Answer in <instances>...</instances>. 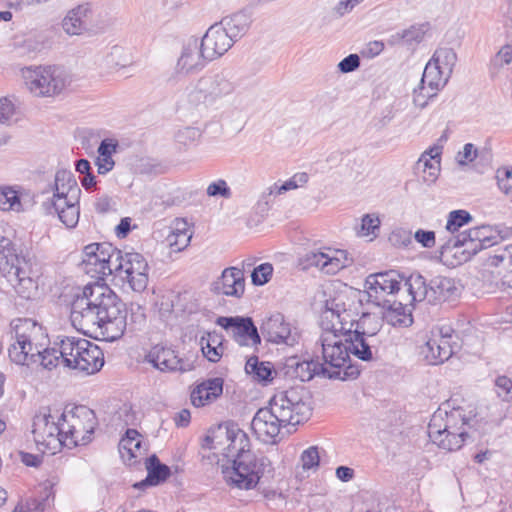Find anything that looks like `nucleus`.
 Listing matches in <instances>:
<instances>
[{"mask_svg":"<svg viewBox=\"0 0 512 512\" xmlns=\"http://www.w3.org/2000/svg\"><path fill=\"white\" fill-rule=\"evenodd\" d=\"M13 286L19 297L25 300H35L39 297V271L30 258L20 260L12 269L2 274Z\"/></svg>","mask_w":512,"mask_h":512,"instance_id":"412c9836","label":"nucleus"},{"mask_svg":"<svg viewBox=\"0 0 512 512\" xmlns=\"http://www.w3.org/2000/svg\"><path fill=\"white\" fill-rule=\"evenodd\" d=\"M352 263L353 259L347 251L331 247L310 250L303 257L305 268L316 267L328 275H334Z\"/></svg>","mask_w":512,"mask_h":512,"instance_id":"5701e85b","label":"nucleus"},{"mask_svg":"<svg viewBox=\"0 0 512 512\" xmlns=\"http://www.w3.org/2000/svg\"><path fill=\"white\" fill-rule=\"evenodd\" d=\"M27 90L36 97H53L70 83L69 75L57 66L27 67L22 70Z\"/></svg>","mask_w":512,"mask_h":512,"instance_id":"f8f14e48","label":"nucleus"},{"mask_svg":"<svg viewBox=\"0 0 512 512\" xmlns=\"http://www.w3.org/2000/svg\"><path fill=\"white\" fill-rule=\"evenodd\" d=\"M300 464L304 471L315 472L320 464V454L318 447L311 446L305 449L300 456Z\"/></svg>","mask_w":512,"mask_h":512,"instance_id":"3c124183","label":"nucleus"},{"mask_svg":"<svg viewBox=\"0 0 512 512\" xmlns=\"http://www.w3.org/2000/svg\"><path fill=\"white\" fill-rule=\"evenodd\" d=\"M207 195L210 197L221 196L223 198L231 197V190L227 185V182L223 179H218L215 182H212L207 187Z\"/></svg>","mask_w":512,"mask_h":512,"instance_id":"4d7b16f0","label":"nucleus"},{"mask_svg":"<svg viewBox=\"0 0 512 512\" xmlns=\"http://www.w3.org/2000/svg\"><path fill=\"white\" fill-rule=\"evenodd\" d=\"M363 0H340L334 7V12L338 16H344L351 12Z\"/></svg>","mask_w":512,"mask_h":512,"instance_id":"338daca9","label":"nucleus"},{"mask_svg":"<svg viewBox=\"0 0 512 512\" xmlns=\"http://www.w3.org/2000/svg\"><path fill=\"white\" fill-rule=\"evenodd\" d=\"M429 61L434 62L435 66H439L445 76L451 77L457 62V54L452 48L440 47L434 52Z\"/></svg>","mask_w":512,"mask_h":512,"instance_id":"37998d69","label":"nucleus"},{"mask_svg":"<svg viewBox=\"0 0 512 512\" xmlns=\"http://www.w3.org/2000/svg\"><path fill=\"white\" fill-rule=\"evenodd\" d=\"M499 235L488 225L474 227L449 237L441 246V257L448 262L449 257H455L452 265L468 261L480 250L491 247L498 242Z\"/></svg>","mask_w":512,"mask_h":512,"instance_id":"0eeeda50","label":"nucleus"},{"mask_svg":"<svg viewBox=\"0 0 512 512\" xmlns=\"http://www.w3.org/2000/svg\"><path fill=\"white\" fill-rule=\"evenodd\" d=\"M147 478L134 484L135 488H143L148 485H158L170 476V468L162 464L156 455L146 458Z\"/></svg>","mask_w":512,"mask_h":512,"instance_id":"72a5a7b5","label":"nucleus"},{"mask_svg":"<svg viewBox=\"0 0 512 512\" xmlns=\"http://www.w3.org/2000/svg\"><path fill=\"white\" fill-rule=\"evenodd\" d=\"M207 62L209 61L204 55L199 39L195 36L188 37L181 44L174 72L168 78V82L175 83L180 78L200 73L206 67Z\"/></svg>","mask_w":512,"mask_h":512,"instance_id":"a211bd4d","label":"nucleus"},{"mask_svg":"<svg viewBox=\"0 0 512 512\" xmlns=\"http://www.w3.org/2000/svg\"><path fill=\"white\" fill-rule=\"evenodd\" d=\"M380 220L378 216L374 214L364 215L361 223V234L364 236L376 235L379 231Z\"/></svg>","mask_w":512,"mask_h":512,"instance_id":"bf43d9fd","label":"nucleus"},{"mask_svg":"<svg viewBox=\"0 0 512 512\" xmlns=\"http://www.w3.org/2000/svg\"><path fill=\"white\" fill-rule=\"evenodd\" d=\"M200 137V131L194 127H185L179 130L176 134V140L178 143L188 146L195 143Z\"/></svg>","mask_w":512,"mask_h":512,"instance_id":"13d9d810","label":"nucleus"},{"mask_svg":"<svg viewBox=\"0 0 512 512\" xmlns=\"http://www.w3.org/2000/svg\"><path fill=\"white\" fill-rule=\"evenodd\" d=\"M308 179L309 177L307 173L300 172L294 174L290 179L281 184L283 185L285 192H288L304 186L308 182Z\"/></svg>","mask_w":512,"mask_h":512,"instance_id":"680f3d73","label":"nucleus"},{"mask_svg":"<svg viewBox=\"0 0 512 512\" xmlns=\"http://www.w3.org/2000/svg\"><path fill=\"white\" fill-rule=\"evenodd\" d=\"M414 239L424 248H433L436 243L435 232L430 230L418 229L414 234Z\"/></svg>","mask_w":512,"mask_h":512,"instance_id":"052dcab7","label":"nucleus"},{"mask_svg":"<svg viewBox=\"0 0 512 512\" xmlns=\"http://www.w3.org/2000/svg\"><path fill=\"white\" fill-rule=\"evenodd\" d=\"M272 273L273 266L270 263L260 264L251 274L252 283L258 286L264 285L270 280Z\"/></svg>","mask_w":512,"mask_h":512,"instance_id":"864d4df0","label":"nucleus"},{"mask_svg":"<svg viewBox=\"0 0 512 512\" xmlns=\"http://www.w3.org/2000/svg\"><path fill=\"white\" fill-rule=\"evenodd\" d=\"M235 88L234 82L224 70L209 72L200 77L187 93V106L194 110L206 109L233 94Z\"/></svg>","mask_w":512,"mask_h":512,"instance_id":"1a4fd4ad","label":"nucleus"},{"mask_svg":"<svg viewBox=\"0 0 512 512\" xmlns=\"http://www.w3.org/2000/svg\"><path fill=\"white\" fill-rule=\"evenodd\" d=\"M512 63V44L503 45L494 55L490 63V71L493 75L500 72L502 68Z\"/></svg>","mask_w":512,"mask_h":512,"instance_id":"8fccbe9b","label":"nucleus"},{"mask_svg":"<svg viewBox=\"0 0 512 512\" xmlns=\"http://www.w3.org/2000/svg\"><path fill=\"white\" fill-rule=\"evenodd\" d=\"M130 311V323L132 329H140L146 322L145 309L137 304L132 303L129 308ZM128 326V323H127Z\"/></svg>","mask_w":512,"mask_h":512,"instance_id":"5fc2aeb1","label":"nucleus"},{"mask_svg":"<svg viewBox=\"0 0 512 512\" xmlns=\"http://www.w3.org/2000/svg\"><path fill=\"white\" fill-rule=\"evenodd\" d=\"M223 392V379L210 378L198 385L191 391L190 399L194 407H203L214 402Z\"/></svg>","mask_w":512,"mask_h":512,"instance_id":"7c9ffc66","label":"nucleus"},{"mask_svg":"<svg viewBox=\"0 0 512 512\" xmlns=\"http://www.w3.org/2000/svg\"><path fill=\"white\" fill-rule=\"evenodd\" d=\"M458 348L457 334L450 326L443 325L431 330L421 353L429 364L437 365L448 360Z\"/></svg>","mask_w":512,"mask_h":512,"instance_id":"6ab92c4d","label":"nucleus"},{"mask_svg":"<svg viewBox=\"0 0 512 512\" xmlns=\"http://www.w3.org/2000/svg\"><path fill=\"white\" fill-rule=\"evenodd\" d=\"M204 448L221 453L226 463L236 459L241 454L251 453L250 440L247 434L236 425L222 426L209 432L203 443Z\"/></svg>","mask_w":512,"mask_h":512,"instance_id":"2eb2a0df","label":"nucleus"},{"mask_svg":"<svg viewBox=\"0 0 512 512\" xmlns=\"http://www.w3.org/2000/svg\"><path fill=\"white\" fill-rule=\"evenodd\" d=\"M213 290L217 294L241 298L245 291L243 270L237 267L224 269L221 276L214 282Z\"/></svg>","mask_w":512,"mask_h":512,"instance_id":"c85d7f7f","label":"nucleus"},{"mask_svg":"<svg viewBox=\"0 0 512 512\" xmlns=\"http://www.w3.org/2000/svg\"><path fill=\"white\" fill-rule=\"evenodd\" d=\"M127 309L104 282L87 284L71 305L73 327L91 338L115 341L127 328Z\"/></svg>","mask_w":512,"mask_h":512,"instance_id":"f257e3e1","label":"nucleus"},{"mask_svg":"<svg viewBox=\"0 0 512 512\" xmlns=\"http://www.w3.org/2000/svg\"><path fill=\"white\" fill-rule=\"evenodd\" d=\"M15 113L13 103L7 98H0V123H9Z\"/></svg>","mask_w":512,"mask_h":512,"instance_id":"0e129e2a","label":"nucleus"},{"mask_svg":"<svg viewBox=\"0 0 512 512\" xmlns=\"http://www.w3.org/2000/svg\"><path fill=\"white\" fill-rule=\"evenodd\" d=\"M120 451L122 457H125V452L128 455V460L137 459L143 455L141 446V435L135 429H127L125 436L121 439ZM136 463V460L133 461Z\"/></svg>","mask_w":512,"mask_h":512,"instance_id":"58836bf2","label":"nucleus"},{"mask_svg":"<svg viewBox=\"0 0 512 512\" xmlns=\"http://www.w3.org/2000/svg\"><path fill=\"white\" fill-rule=\"evenodd\" d=\"M294 374L302 382L310 381L315 376L328 378L327 366L314 360L297 363Z\"/></svg>","mask_w":512,"mask_h":512,"instance_id":"79ce46f5","label":"nucleus"},{"mask_svg":"<svg viewBox=\"0 0 512 512\" xmlns=\"http://www.w3.org/2000/svg\"><path fill=\"white\" fill-rule=\"evenodd\" d=\"M342 293L349 298V303H353L351 309L354 315V324L348 336L353 339L354 356L363 361H371L378 353L379 339L377 334L382 328L383 315L363 312L362 316L357 319L356 293L351 292L350 295L345 292Z\"/></svg>","mask_w":512,"mask_h":512,"instance_id":"6e6552de","label":"nucleus"},{"mask_svg":"<svg viewBox=\"0 0 512 512\" xmlns=\"http://www.w3.org/2000/svg\"><path fill=\"white\" fill-rule=\"evenodd\" d=\"M311 412L307 392L303 388H291L275 394L268 406L260 408L251 428L259 440L273 443L283 427L308 420Z\"/></svg>","mask_w":512,"mask_h":512,"instance_id":"7ed1b4c3","label":"nucleus"},{"mask_svg":"<svg viewBox=\"0 0 512 512\" xmlns=\"http://www.w3.org/2000/svg\"><path fill=\"white\" fill-rule=\"evenodd\" d=\"M218 24L227 32L228 36H231V39L236 42L249 30L251 18L249 14L241 11L224 17Z\"/></svg>","mask_w":512,"mask_h":512,"instance_id":"2f4dec72","label":"nucleus"},{"mask_svg":"<svg viewBox=\"0 0 512 512\" xmlns=\"http://www.w3.org/2000/svg\"><path fill=\"white\" fill-rule=\"evenodd\" d=\"M245 371L252 378L259 382H270L275 373L273 365L270 362H260L258 357L254 356L247 360Z\"/></svg>","mask_w":512,"mask_h":512,"instance_id":"ea45409f","label":"nucleus"},{"mask_svg":"<svg viewBox=\"0 0 512 512\" xmlns=\"http://www.w3.org/2000/svg\"><path fill=\"white\" fill-rule=\"evenodd\" d=\"M32 434L36 444L45 449L64 445L61 414H52L49 408H42L34 417Z\"/></svg>","mask_w":512,"mask_h":512,"instance_id":"4be33fe9","label":"nucleus"},{"mask_svg":"<svg viewBox=\"0 0 512 512\" xmlns=\"http://www.w3.org/2000/svg\"><path fill=\"white\" fill-rule=\"evenodd\" d=\"M205 57L209 62L222 57L235 43L222 27L216 23L209 27L204 36L199 40Z\"/></svg>","mask_w":512,"mask_h":512,"instance_id":"a878e982","label":"nucleus"},{"mask_svg":"<svg viewBox=\"0 0 512 512\" xmlns=\"http://www.w3.org/2000/svg\"><path fill=\"white\" fill-rule=\"evenodd\" d=\"M263 337L271 343L293 346L298 343L299 333L284 315L276 312L266 317L261 326Z\"/></svg>","mask_w":512,"mask_h":512,"instance_id":"b1692460","label":"nucleus"},{"mask_svg":"<svg viewBox=\"0 0 512 512\" xmlns=\"http://www.w3.org/2000/svg\"><path fill=\"white\" fill-rule=\"evenodd\" d=\"M472 220V216L465 210H454L449 213L445 230L451 234L450 237L457 236L462 231L461 228Z\"/></svg>","mask_w":512,"mask_h":512,"instance_id":"49530a36","label":"nucleus"},{"mask_svg":"<svg viewBox=\"0 0 512 512\" xmlns=\"http://www.w3.org/2000/svg\"><path fill=\"white\" fill-rule=\"evenodd\" d=\"M428 93H431V90H429L426 86L420 84L419 89L414 90V104L420 108H424L427 105V99L433 97L428 96Z\"/></svg>","mask_w":512,"mask_h":512,"instance_id":"774afa93","label":"nucleus"},{"mask_svg":"<svg viewBox=\"0 0 512 512\" xmlns=\"http://www.w3.org/2000/svg\"><path fill=\"white\" fill-rule=\"evenodd\" d=\"M416 169L419 172H422V179L424 182L428 184L434 183L440 172V159L421 155L416 163Z\"/></svg>","mask_w":512,"mask_h":512,"instance_id":"c03bdc74","label":"nucleus"},{"mask_svg":"<svg viewBox=\"0 0 512 512\" xmlns=\"http://www.w3.org/2000/svg\"><path fill=\"white\" fill-rule=\"evenodd\" d=\"M113 274L127 281L135 292H143L148 285V263L139 253L119 252V258L112 261Z\"/></svg>","mask_w":512,"mask_h":512,"instance_id":"aec40b11","label":"nucleus"},{"mask_svg":"<svg viewBox=\"0 0 512 512\" xmlns=\"http://www.w3.org/2000/svg\"><path fill=\"white\" fill-rule=\"evenodd\" d=\"M360 66V57L357 54H350L338 63V69L342 73H350Z\"/></svg>","mask_w":512,"mask_h":512,"instance_id":"e2e57ef3","label":"nucleus"},{"mask_svg":"<svg viewBox=\"0 0 512 512\" xmlns=\"http://www.w3.org/2000/svg\"><path fill=\"white\" fill-rule=\"evenodd\" d=\"M477 157V149L473 144L467 143L464 145L463 150L457 154V161L460 165H466L472 162Z\"/></svg>","mask_w":512,"mask_h":512,"instance_id":"69168bd1","label":"nucleus"},{"mask_svg":"<svg viewBox=\"0 0 512 512\" xmlns=\"http://www.w3.org/2000/svg\"><path fill=\"white\" fill-rule=\"evenodd\" d=\"M117 147L118 143L114 139L106 138L101 141L95 163L98 174L105 175L113 169L115 162L112 156L116 153Z\"/></svg>","mask_w":512,"mask_h":512,"instance_id":"c9c22d12","label":"nucleus"},{"mask_svg":"<svg viewBox=\"0 0 512 512\" xmlns=\"http://www.w3.org/2000/svg\"><path fill=\"white\" fill-rule=\"evenodd\" d=\"M406 279L394 270L369 275L365 281L367 302L381 307L392 303L396 298L399 299L402 293L406 295Z\"/></svg>","mask_w":512,"mask_h":512,"instance_id":"dca6fc26","label":"nucleus"},{"mask_svg":"<svg viewBox=\"0 0 512 512\" xmlns=\"http://www.w3.org/2000/svg\"><path fill=\"white\" fill-rule=\"evenodd\" d=\"M362 499L366 506L365 512H393L394 508L385 497L373 492H363Z\"/></svg>","mask_w":512,"mask_h":512,"instance_id":"de8ad7c7","label":"nucleus"},{"mask_svg":"<svg viewBox=\"0 0 512 512\" xmlns=\"http://www.w3.org/2000/svg\"><path fill=\"white\" fill-rule=\"evenodd\" d=\"M497 395L503 401H512V381L506 376H499L495 380Z\"/></svg>","mask_w":512,"mask_h":512,"instance_id":"6e6d98bb","label":"nucleus"},{"mask_svg":"<svg viewBox=\"0 0 512 512\" xmlns=\"http://www.w3.org/2000/svg\"><path fill=\"white\" fill-rule=\"evenodd\" d=\"M496 178L499 189L509 196L512 202V167L498 169Z\"/></svg>","mask_w":512,"mask_h":512,"instance_id":"603ef678","label":"nucleus"},{"mask_svg":"<svg viewBox=\"0 0 512 512\" xmlns=\"http://www.w3.org/2000/svg\"><path fill=\"white\" fill-rule=\"evenodd\" d=\"M0 210L2 211H23V205L18 191L12 187H0Z\"/></svg>","mask_w":512,"mask_h":512,"instance_id":"a18cd8bd","label":"nucleus"},{"mask_svg":"<svg viewBox=\"0 0 512 512\" xmlns=\"http://www.w3.org/2000/svg\"><path fill=\"white\" fill-rule=\"evenodd\" d=\"M269 466L266 457L251 452L239 455L230 463H222L221 471L229 486L249 490L256 487Z\"/></svg>","mask_w":512,"mask_h":512,"instance_id":"9d476101","label":"nucleus"},{"mask_svg":"<svg viewBox=\"0 0 512 512\" xmlns=\"http://www.w3.org/2000/svg\"><path fill=\"white\" fill-rule=\"evenodd\" d=\"M217 323L226 330H231L235 341L240 345L254 346L261 341L257 328L251 318L220 317Z\"/></svg>","mask_w":512,"mask_h":512,"instance_id":"cd10ccee","label":"nucleus"},{"mask_svg":"<svg viewBox=\"0 0 512 512\" xmlns=\"http://www.w3.org/2000/svg\"><path fill=\"white\" fill-rule=\"evenodd\" d=\"M63 364L88 375L98 372L104 365L102 350L86 339L66 337L61 340Z\"/></svg>","mask_w":512,"mask_h":512,"instance_id":"9b49d317","label":"nucleus"},{"mask_svg":"<svg viewBox=\"0 0 512 512\" xmlns=\"http://www.w3.org/2000/svg\"><path fill=\"white\" fill-rule=\"evenodd\" d=\"M409 292L411 301H424L430 304H438L457 296V287L453 279L437 276L426 283L420 274L410 275L404 282Z\"/></svg>","mask_w":512,"mask_h":512,"instance_id":"4468645a","label":"nucleus"},{"mask_svg":"<svg viewBox=\"0 0 512 512\" xmlns=\"http://www.w3.org/2000/svg\"><path fill=\"white\" fill-rule=\"evenodd\" d=\"M81 189L71 171L61 169L55 174L54 193L44 202L49 214H57L60 221L68 228H73L79 221V199Z\"/></svg>","mask_w":512,"mask_h":512,"instance_id":"39448f33","label":"nucleus"},{"mask_svg":"<svg viewBox=\"0 0 512 512\" xmlns=\"http://www.w3.org/2000/svg\"><path fill=\"white\" fill-rule=\"evenodd\" d=\"M146 360L162 372H187L193 369L191 362L179 358L174 350L160 345L149 351Z\"/></svg>","mask_w":512,"mask_h":512,"instance_id":"bb28decb","label":"nucleus"},{"mask_svg":"<svg viewBox=\"0 0 512 512\" xmlns=\"http://www.w3.org/2000/svg\"><path fill=\"white\" fill-rule=\"evenodd\" d=\"M25 256L18 255L12 241L0 233V271L2 274L12 269Z\"/></svg>","mask_w":512,"mask_h":512,"instance_id":"e433bc0d","label":"nucleus"},{"mask_svg":"<svg viewBox=\"0 0 512 512\" xmlns=\"http://www.w3.org/2000/svg\"><path fill=\"white\" fill-rule=\"evenodd\" d=\"M95 15L91 3H81L69 9L61 21L62 30L68 36H82L92 30Z\"/></svg>","mask_w":512,"mask_h":512,"instance_id":"393cba45","label":"nucleus"},{"mask_svg":"<svg viewBox=\"0 0 512 512\" xmlns=\"http://www.w3.org/2000/svg\"><path fill=\"white\" fill-rule=\"evenodd\" d=\"M469 419L463 410L453 409L450 412L436 411L428 425V435L439 448L447 451L460 449L468 436Z\"/></svg>","mask_w":512,"mask_h":512,"instance_id":"423d86ee","label":"nucleus"},{"mask_svg":"<svg viewBox=\"0 0 512 512\" xmlns=\"http://www.w3.org/2000/svg\"><path fill=\"white\" fill-rule=\"evenodd\" d=\"M203 355L210 362H218L223 355L222 339L217 333H207L200 339Z\"/></svg>","mask_w":512,"mask_h":512,"instance_id":"a19ab883","label":"nucleus"},{"mask_svg":"<svg viewBox=\"0 0 512 512\" xmlns=\"http://www.w3.org/2000/svg\"><path fill=\"white\" fill-rule=\"evenodd\" d=\"M352 305L345 294L338 293L326 300L322 312L319 343L329 379H355L360 374L357 367L348 364L350 355L354 356L353 339L348 336L354 324Z\"/></svg>","mask_w":512,"mask_h":512,"instance_id":"f03ea898","label":"nucleus"},{"mask_svg":"<svg viewBox=\"0 0 512 512\" xmlns=\"http://www.w3.org/2000/svg\"><path fill=\"white\" fill-rule=\"evenodd\" d=\"M14 342L8 348L10 360L22 366H33L39 361L40 352L49 340L44 327L30 318L11 322Z\"/></svg>","mask_w":512,"mask_h":512,"instance_id":"20e7f679","label":"nucleus"},{"mask_svg":"<svg viewBox=\"0 0 512 512\" xmlns=\"http://www.w3.org/2000/svg\"><path fill=\"white\" fill-rule=\"evenodd\" d=\"M60 362L63 363L61 343L59 344V349L46 348V346L43 347L40 352L39 361L37 364H39L44 369L52 370L56 368Z\"/></svg>","mask_w":512,"mask_h":512,"instance_id":"09e8293b","label":"nucleus"},{"mask_svg":"<svg viewBox=\"0 0 512 512\" xmlns=\"http://www.w3.org/2000/svg\"><path fill=\"white\" fill-rule=\"evenodd\" d=\"M449 79L450 76H445L439 66H435L434 62L429 61L425 66L420 84L431 90L428 96H436L437 92L447 84Z\"/></svg>","mask_w":512,"mask_h":512,"instance_id":"f704fd0d","label":"nucleus"},{"mask_svg":"<svg viewBox=\"0 0 512 512\" xmlns=\"http://www.w3.org/2000/svg\"><path fill=\"white\" fill-rule=\"evenodd\" d=\"M415 301H411L409 292L406 295L402 293L400 298L392 300V303L381 306L384 320L393 326H410L413 322L411 306Z\"/></svg>","mask_w":512,"mask_h":512,"instance_id":"c756f323","label":"nucleus"},{"mask_svg":"<svg viewBox=\"0 0 512 512\" xmlns=\"http://www.w3.org/2000/svg\"><path fill=\"white\" fill-rule=\"evenodd\" d=\"M119 252L110 243L89 244L83 250L82 269L92 278L103 281L105 276L113 274L112 261L119 258Z\"/></svg>","mask_w":512,"mask_h":512,"instance_id":"f3484780","label":"nucleus"},{"mask_svg":"<svg viewBox=\"0 0 512 512\" xmlns=\"http://www.w3.org/2000/svg\"><path fill=\"white\" fill-rule=\"evenodd\" d=\"M192 238L189 224L184 219H176L171 227V232L166 237L167 245L173 252L183 251L188 247Z\"/></svg>","mask_w":512,"mask_h":512,"instance_id":"473e14b6","label":"nucleus"},{"mask_svg":"<svg viewBox=\"0 0 512 512\" xmlns=\"http://www.w3.org/2000/svg\"><path fill=\"white\" fill-rule=\"evenodd\" d=\"M61 425L65 446L86 445L92 440L97 418L93 410L79 405L61 413Z\"/></svg>","mask_w":512,"mask_h":512,"instance_id":"ddd939ff","label":"nucleus"},{"mask_svg":"<svg viewBox=\"0 0 512 512\" xmlns=\"http://www.w3.org/2000/svg\"><path fill=\"white\" fill-rule=\"evenodd\" d=\"M428 30V24L413 25L402 32L392 35L388 40V43L391 45L399 44L400 42L408 45L418 44L423 41Z\"/></svg>","mask_w":512,"mask_h":512,"instance_id":"4c0bfd02","label":"nucleus"}]
</instances>
